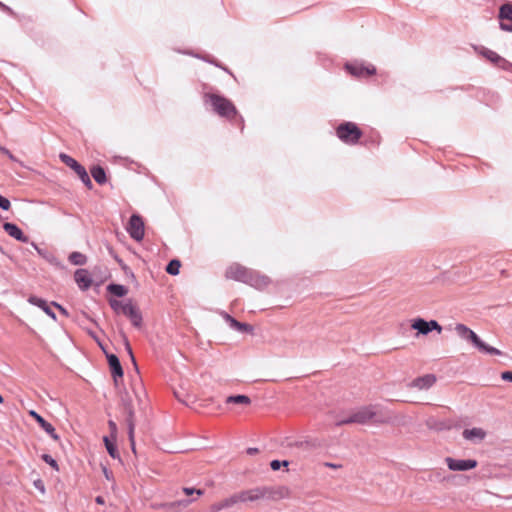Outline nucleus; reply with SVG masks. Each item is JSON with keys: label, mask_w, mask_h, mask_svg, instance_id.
Segmentation results:
<instances>
[{"label": "nucleus", "mask_w": 512, "mask_h": 512, "mask_svg": "<svg viewBox=\"0 0 512 512\" xmlns=\"http://www.w3.org/2000/svg\"><path fill=\"white\" fill-rule=\"evenodd\" d=\"M391 417L375 407H363L353 413L344 423H358V424H384L390 421Z\"/></svg>", "instance_id": "f257e3e1"}, {"label": "nucleus", "mask_w": 512, "mask_h": 512, "mask_svg": "<svg viewBox=\"0 0 512 512\" xmlns=\"http://www.w3.org/2000/svg\"><path fill=\"white\" fill-rule=\"evenodd\" d=\"M206 98L219 116L225 117L228 120H232L237 116V109L229 99L217 94H207Z\"/></svg>", "instance_id": "f03ea898"}, {"label": "nucleus", "mask_w": 512, "mask_h": 512, "mask_svg": "<svg viewBox=\"0 0 512 512\" xmlns=\"http://www.w3.org/2000/svg\"><path fill=\"white\" fill-rule=\"evenodd\" d=\"M455 331L457 334L470 342H472L479 350L486 352L491 355H500L501 351L497 348L486 345L477 334L472 331L469 327L464 324H457L455 326Z\"/></svg>", "instance_id": "7ed1b4c3"}, {"label": "nucleus", "mask_w": 512, "mask_h": 512, "mask_svg": "<svg viewBox=\"0 0 512 512\" xmlns=\"http://www.w3.org/2000/svg\"><path fill=\"white\" fill-rule=\"evenodd\" d=\"M336 135L344 143L355 145L358 143L363 133L355 123L344 122L336 128Z\"/></svg>", "instance_id": "20e7f679"}, {"label": "nucleus", "mask_w": 512, "mask_h": 512, "mask_svg": "<svg viewBox=\"0 0 512 512\" xmlns=\"http://www.w3.org/2000/svg\"><path fill=\"white\" fill-rule=\"evenodd\" d=\"M121 404L124 408L125 413L127 414V425H128V436L131 443V448L133 452H135V440H134V431H135V422H134V405L132 396L129 392L125 391L121 393Z\"/></svg>", "instance_id": "39448f33"}, {"label": "nucleus", "mask_w": 512, "mask_h": 512, "mask_svg": "<svg viewBox=\"0 0 512 512\" xmlns=\"http://www.w3.org/2000/svg\"><path fill=\"white\" fill-rule=\"evenodd\" d=\"M60 159L61 161L67 165L68 167H70L78 176L79 178L81 179V181L84 183V185L88 188V189H91L92 188V182L90 180V177L86 171V169L81 165L79 164L74 158H72L71 156L67 155V154H64V153H61L60 154Z\"/></svg>", "instance_id": "423d86ee"}, {"label": "nucleus", "mask_w": 512, "mask_h": 512, "mask_svg": "<svg viewBox=\"0 0 512 512\" xmlns=\"http://www.w3.org/2000/svg\"><path fill=\"white\" fill-rule=\"evenodd\" d=\"M225 276L228 279L241 282H249L252 279L251 272L246 267L238 263L231 264L227 268Z\"/></svg>", "instance_id": "0eeeda50"}, {"label": "nucleus", "mask_w": 512, "mask_h": 512, "mask_svg": "<svg viewBox=\"0 0 512 512\" xmlns=\"http://www.w3.org/2000/svg\"><path fill=\"white\" fill-rule=\"evenodd\" d=\"M127 231L131 238L136 241H141L145 234L144 221L142 217L137 214L132 215L128 222Z\"/></svg>", "instance_id": "6e6552de"}, {"label": "nucleus", "mask_w": 512, "mask_h": 512, "mask_svg": "<svg viewBox=\"0 0 512 512\" xmlns=\"http://www.w3.org/2000/svg\"><path fill=\"white\" fill-rule=\"evenodd\" d=\"M411 328L418 331V333L426 335L432 330H436L438 333L442 332V327L435 320L426 321L422 318H416L411 323Z\"/></svg>", "instance_id": "1a4fd4ad"}, {"label": "nucleus", "mask_w": 512, "mask_h": 512, "mask_svg": "<svg viewBox=\"0 0 512 512\" xmlns=\"http://www.w3.org/2000/svg\"><path fill=\"white\" fill-rule=\"evenodd\" d=\"M445 462L448 468L452 471H467L477 467L478 462L474 459H454L452 457H447Z\"/></svg>", "instance_id": "9d476101"}, {"label": "nucleus", "mask_w": 512, "mask_h": 512, "mask_svg": "<svg viewBox=\"0 0 512 512\" xmlns=\"http://www.w3.org/2000/svg\"><path fill=\"white\" fill-rule=\"evenodd\" d=\"M264 499L279 501L290 496V491L285 486L278 487H261Z\"/></svg>", "instance_id": "9b49d317"}, {"label": "nucleus", "mask_w": 512, "mask_h": 512, "mask_svg": "<svg viewBox=\"0 0 512 512\" xmlns=\"http://www.w3.org/2000/svg\"><path fill=\"white\" fill-rule=\"evenodd\" d=\"M234 497L237 503L248 501L253 502L260 499H264V494L262 492L261 487H258L236 493L234 494Z\"/></svg>", "instance_id": "f8f14e48"}, {"label": "nucleus", "mask_w": 512, "mask_h": 512, "mask_svg": "<svg viewBox=\"0 0 512 512\" xmlns=\"http://www.w3.org/2000/svg\"><path fill=\"white\" fill-rule=\"evenodd\" d=\"M123 315L127 316L135 327H141L142 315L137 306L132 304L131 301L126 302Z\"/></svg>", "instance_id": "ddd939ff"}, {"label": "nucleus", "mask_w": 512, "mask_h": 512, "mask_svg": "<svg viewBox=\"0 0 512 512\" xmlns=\"http://www.w3.org/2000/svg\"><path fill=\"white\" fill-rule=\"evenodd\" d=\"M480 54L483 57H485L486 59H488L489 61H491L492 63L498 65L499 67H501L503 69H508L509 67L512 66L511 63H509L507 60L502 58L499 54H497L496 52H494L490 49L482 48L480 51Z\"/></svg>", "instance_id": "4468645a"}, {"label": "nucleus", "mask_w": 512, "mask_h": 512, "mask_svg": "<svg viewBox=\"0 0 512 512\" xmlns=\"http://www.w3.org/2000/svg\"><path fill=\"white\" fill-rule=\"evenodd\" d=\"M436 382V376L434 374H426L414 379L409 386L419 390L429 389Z\"/></svg>", "instance_id": "2eb2a0df"}, {"label": "nucleus", "mask_w": 512, "mask_h": 512, "mask_svg": "<svg viewBox=\"0 0 512 512\" xmlns=\"http://www.w3.org/2000/svg\"><path fill=\"white\" fill-rule=\"evenodd\" d=\"M29 415L35 419V421L54 439L58 440L59 436L57 435L55 428L47 422L41 415H39L36 411L30 410Z\"/></svg>", "instance_id": "dca6fc26"}, {"label": "nucleus", "mask_w": 512, "mask_h": 512, "mask_svg": "<svg viewBox=\"0 0 512 512\" xmlns=\"http://www.w3.org/2000/svg\"><path fill=\"white\" fill-rule=\"evenodd\" d=\"M3 229L9 236L15 238L16 240L24 243L28 242V237L23 234L22 230L17 225L6 222L3 225Z\"/></svg>", "instance_id": "f3484780"}, {"label": "nucleus", "mask_w": 512, "mask_h": 512, "mask_svg": "<svg viewBox=\"0 0 512 512\" xmlns=\"http://www.w3.org/2000/svg\"><path fill=\"white\" fill-rule=\"evenodd\" d=\"M74 278L79 288L82 290L88 289L92 284V279L85 269H78L74 274Z\"/></svg>", "instance_id": "a211bd4d"}, {"label": "nucleus", "mask_w": 512, "mask_h": 512, "mask_svg": "<svg viewBox=\"0 0 512 512\" xmlns=\"http://www.w3.org/2000/svg\"><path fill=\"white\" fill-rule=\"evenodd\" d=\"M107 359L114 381L115 383H117V377L121 378L123 376V369L120 364V361L118 357L114 354L107 355Z\"/></svg>", "instance_id": "6ab92c4d"}, {"label": "nucleus", "mask_w": 512, "mask_h": 512, "mask_svg": "<svg viewBox=\"0 0 512 512\" xmlns=\"http://www.w3.org/2000/svg\"><path fill=\"white\" fill-rule=\"evenodd\" d=\"M235 504H237V502L235 500L234 495H232L228 498L222 499L218 502L211 504L209 507V512H219L223 509L230 508V507L234 506Z\"/></svg>", "instance_id": "aec40b11"}, {"label": "nucleus", "mask_w": 512, "mask_h": 512, "mask_svg": "<svg viewBox=\"0 0 512 512\" xmlns=\"http://www.w3.org/2000/svg\"><path fill=\"white\" fill-rule=\"evenodd\" d=\"M463 437L466 440H483L486 437V432L482 428L465 429L463 431Z\"/></svg>", "instance_id": "412c9836"}, {"label": "nucleus", "mask_w": 512, "mask_h": 512, "mask_svg": "<svg viewBox=\"0 0 512 512\" xmlns=\"http://www.w3.org/2000/svg\"><path fill=\"white\" fill-rule=\"evenodd\" d=\"M347 71L357 77L369 76L374 73V69H369L363 66L346 65Z\"/></svg>", "instance_id": "4be33fe9"}, {"label": "nucleus", "mask_w": 512, "mask_h": 512, "mask_svg": "<svg viewBox=\"0 0 512 512\" xmlns=\"http://www.w3.org/2000/svg\"><path fill=\"white\" fill-rule=\"evenodd\" d=\"M227 320L230 323V326L240 332H245L252 334L253 333V327L247 323H242L237 321L236 319L232 318L231 316L227 315Z\"/></svg>", "instance_id": "5701e85b"}, {"label": "nucleus", "mask_w": 512, "mask_h": 512, "mask_svg": "<svg viewBox=\"0 0 512 512\" xmlns=\"http://www.w3.org/2000/svg\"><path fill=\"white\" fill-rule=\"evenodd\" d=\"M29 302L35 306L40 307L47 315H49L53 319H56L55 314L51 311L50 307L47 305L45 300L32 296L29 298Z\"/></svg>", "instance_id": "b1692460"}, {"label": "nucleus", "mask_w": 512, "mask_h": 512, "mask_svg": "<svg viewBox=\"0 0 512 512\" xmlns=\"http://www.w3.org/2000/svg\"><path fill=\"white\" fill-rule=\"evenodd\" d=\"M226 403L227 404L233 403V404H238V405H242V406H249L251 404V400L246 395H234V396L227 397Z\"/></svg>", "instance_id": "393cba45"}, {"label": "nucleus", "mask_w": 512, "mask_h": 512, "mask_svg": "<svg viewBox=\"0 0 512 512\" xmlns=\"http://www.w3.org/2000/svg\"><path fill=\"white\" fill-rule=\"evenodd\" d=\"M91 175L94 178V180L100 185L104 184L107 180L106 173L104 169L100 166H94L91 169Z\"/></svg>", "instance_id": "a878e982"}, {"label": "nucleus", "mask_w": 512, "mask_h": 512, "mask_svg": "<svg viewBox=\"0 0 512 512\" xmlns=\"http://www.w3.org/2000/svg\"><path fill=\"white\" fill-rule=\"evenodd\" d=\"M103 441H104L105 447H106L109 455L112 458H119V453H118L117 447L115 445L116 440H113L111 437L105 436L103 438Z\"/></svg>", "instance_id": "bb28decb"}, {"label": "nucleus", "mask_w": 512, "mask_h": 512, "mask_svg": "<svg viewBox=\"0 0 512 512\" xmlns=\"http://www.w3.org/2000/svg\"><path fill=\"white\" fill-rule=\"evenodd\" d=\"M108 291L117 297H123L128 292L125 286L119 284H110L108 286Z\"/></svg>", "instance_id": "cd10ccee"}, {"label": "nucleus", "mask_w": 512, "mask_h": 512, "mask_svg": "<svg viewBox=\"0 0 512 512\" xmlns=\"http://www.w3.org/2000/svg\"><path fill=\"white\" fill-rule=\"evenodd\" d=\"M69 261L74 265H84L87 262V257L80 252H72L69 255Z\"/></svg>", "instance_id": "c85d7f7f"}, {"label": "nucleus", "mask_w": 512, "mask_h": 512, "mask_svg": "<svg viewBox=\"0 0 512 512\" xmlns=\"http://www.w3.org/2000/svg\"><path fill=\"white\" fill-rule=\"evenodd\" d=\"M499 17L501 20H509L512 22V4L502 5L499 11Z\"/></svg>", "instance_id": "c756f323"}, {"label": "nucleus", "mask_w": 512, "mask_h": 512, "mask_svg": "<svg viewBox=\"0 0 512 512\" xmlns=\"http://www.w3.org/2000/svg\"><path fill=\"white\" fill-rule=\"evenodd\" d=\"M180 267L181 262L179 260L174 259L169 262V264L166 267V271L170 275H177L179 274Z\"/></svg>", "instance_id": "7c9ffc66"}, {"label": "nucleus", "mask_w": 512, "mask_h": 512, "mask_svg": "<svg viewBox=\"0 0 512 512\" xmlns=\"http://www.w3.org/2000/svg\"><path fill=\"white\" fill-rule=\"evenodd\" d=\"M111 308L118 314H122L124 312V308H126V302L110 299L109 301Z\"/></svg>", "instance_id": "2f4dec72"}, {"label": "nucleus", "mask_w": 512, "mask_h": 512, "mask_svg": "<svg viewBox=\"0 0 512 512\" xmlns=\"http://www.w3.org/2000/svg\"><path fill=\"white\" fill-rule=\"evenodd\" d=\"M42 458H43V460H44L47 464H49V465H50L51 467H53L54 469H56V470H58V469H59V468H58V464H57V462H56V461H55V460H54L50 455H48V454H44V455L42 456Z\"/></svg>", "instance_id": "473e14b6"}, {"label": "nucleus", "mask_w": 512, "mask_h": 512, "mask_svg": "<svg viewBox=\"0 0 512 512\" xmlns=\"http://www.w3.org/2000/svg\"><path fill=\"white\" fill-rule=\"evenodd\" d=\"M108 426L110 428V431H111V438L113 440H116V437H117V425L114 421L110 420L108 421Z\"/></svg>", "instance_id": "72a5a7b5"}, {"label": "nucleus", "mask_w": 512, "mask_h": 512, "mask_svg": "<svg viewBox=\"0 0 512 512\" xmlns=\"http://www.w3.org/2000/svg\"><path fill=\"white\" fill-rule=\"evenodd\" d=\"M10 207H11L10 201L7 198L0 195V208H2L3 210H9Z\"/></svg>", "instance_id": "f704fd0d"}, {"label": "nucleus", "mask_w": 512, "mask_h": 512, "mask_svg": "<svg viewBox=\"0 0 512 512\" xmlns=\"http://www.w3.org/2000/svg\"><path fill=\"white\" fill-rule=\"evenodd\" d=\"M281 465H284V466H287L288 465V462L287 461H283L282 463L278 460H273L271 463H270V467L272 470L276 471L280 468Z\"/></svg>", "instance_id": "c9c22d12"}, {"label": "nucleus", "mask_w": 512, "mask_h": 512, "mask_svg": "<svg viewBox=\"0 0 512 512\" xmlns=\"http://www.w3.org/2000/svg\"><path fill=\"white\" fill-rule=\"evenodd\" d=\"M183 492L189 496V495H192L193 493H196L197 495L201 496L203 494V491L202 490H199V489H194V488H183Z\"/></svg>", "instance_id": "e433bc0d"}, {"label": "nucleus", "mask_w": 512, "mask_h": 512, "mask_svg": "<svg viewBox=\"0 0 512 512\" xmlns=\"http://www.w3.org/2000/svg\"><path fill=\"white\" fill-rule=\"evenodd\" d=\"M0 152L4 155L8 156L9 159H11L12 161H16V158L14 157V155L8 149H6L5 147H3L1 145H0Z\"/></svg>", "instance_id": "4c0bfd02"}, {"label": "nucleus", "mask_w": 512, "mask_h": 512, "mask_svg": "<svg viewBox=\"0 0 512 512\" xmlns=\"http://www.w3.org/2000/svg\"><path fill=\"white\" fill-rule=\"evenodd\" d=\"M125 347H126V350H127L128 354L130 355L132 361L135 362V358H134V355H133V352H132V348H131L127 338H125Z\"/></svg>", "instance_id": "58836bf2"}, {"label": "nucleus", "mask_w": 512, "mask_h": 512, "mask_svg": "<svg viewBox=\"0 0 512 512\" xmlns=\"http://www.w3.org/2000/svg\"><path fill=\"white\" fill-rule=\"evenodd\" d=\"M501 378L505 381L512 382V371H505L501 374Z\"/></svg>", "instance_id": "ea45409f"}, {"label": "nucleus", "mask_w": 512, "mask_h": 512, "mask_svg": "<svg viewBox=\"0 0 512 512\" xmlns=\"http://www.w3.org/2000/svg\"><path fill=\"white\" fill-rule=\"evenodd\" d=\"M500 28L504 31L512 32V24H507V23L501 22Z\"/></svg>", "instance_id": "a19ab883"}, {"label": "nucleus", "mask_w": 512, "mask_h": 512, "mask_svg": "<svg viewBox=\"0 0 512 512\" xmlns=\"http://www.w3.org/2000/svg\"><path fill=\"white\" fill-rule=\"evenodd\" d=\"M53 305L65 316H68V312L66 311L65 308H63L61 305L57 304V303H53Z\"/></svg>", "instance_id": "79ce46f5"}, {"label": "nucleus", "mask_w": 512, "mask_h": 512, "mask_svg": "<svg viewBox=\"0 0 512 512\" xmlns=\"http://www.w3.org/2000/svg\"><path fill=\"white\" fill-rule=\"evenodd\" d=\"M325 466L333 468V469H337V468L341 467V465L334 464V463H325Z\"/></svg>", "instance_id": "37998d69"}, {"label": "nucleus", "mask_w": 512, "mask_h": 512, "mask_svg": "<svg viewBox=\"0 0 512 512\" xmlns=\"http://www.w3.org/2000/svg\"><path fill=\"white\" fill-rule=\"evenodd\" d=\"M95 501H96L97 504H100V505L104 504V499H103L102 496H97Z\"/></svg>", "instance_id": "c03bdc74"}, {"label": "nucleus", "mask_w": 512, "mask_h": 512, "mask_svg": "<svg viewBox=\"0 0 512 512\" xmlns=\"http://www.w3.org/2000/svg\"><path fill=\"white\" fill-rule=\"evenodd\" d=\"M255 452H257L256 448H249L248 449V453H250V454L255 453Z\"/></svg>", "instance_id": "a18cd8bd"}, {"label": "nucleus", "mask_w": 512, "mask_h": 512, "mask_svg": "<svg viewBox=\"0 0 512 512\" xmlns=\"http://www.w3.org/2000/svg\"><path fill=\"white\" fill-rule=\"evenodd\" d=\"M135 397L139 400V395L134 392Z\"/></svg>", "instance_id": "49530a36"}, {"label": "nucleus", "mask_w": 512, "mask_h": 512, "mask_svg": "<svg viewBox=\"0 0 512 512\" xmlns=\"http://www.w3.org/2000/svg\"><path fill=\"white\" fill-rule=\"evenodd\" d=\"M4 5L0 2V7H3Z\"/></svg>", "instance_id": "de8ad7c7"}]
</instances>
